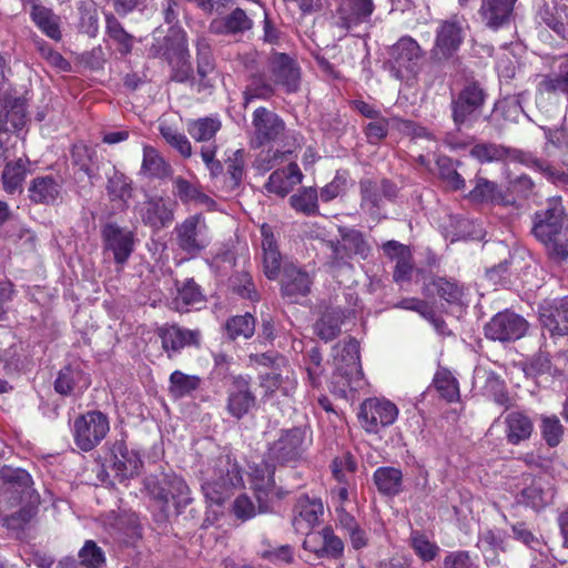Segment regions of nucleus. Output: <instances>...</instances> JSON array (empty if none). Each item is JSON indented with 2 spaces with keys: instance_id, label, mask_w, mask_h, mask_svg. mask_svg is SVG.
<instances>
[{
  "instance_id": "nucleus-1",
  "label": "nucleus",
  "mask_w": 568,
  "mask_h": 568,
  "mask_svg": "<svg viewBox=\"0 0 568 568\" xmlns=\"http://www.w3.org/2000/svg\"><path fill=\"white\" fill-rule=\"evenodd\" d=\"M201 489L209 507L222 506L243 484L241 468L230 455L210 460L200 471Z\"/></svg>"
},
{
  "instance_id": "nucleus-2",
  "label": "nucleus",
  "mask_w": 568,
  "mask_h": 568,
  "mask_svg": "<svg viewBox=\"0 0 568 568\" xmlns=\"http://www.w3.org/2000/svg\"><path fill=\"white\" fill-rule=\"evenodd\" d=\"M532 233L552 258L568 257V216L560 203L554 202L546 211L536 213Z\"/></svg>"
},
{
  "instance_id": "nucleus-3",
  "label": "nucleus",
  "mask_w": 568,
  "mask_h": 568,
  "mask_svg": "<svg viewBox=\"0 0 568 568\" xmlns=\"http://www.w3.org/2000/svg\"><path fill=\"white\" fill-rule=\"evenodd\" d=\"M336 371L331 382V390L339 397L359 390L364 386L363 372L359 362V344L355 338H348L334 347Z\"/></svg>"
},
{
  "instance_id": "nucleus-4",
  "label": "nucleus",
  "mask_w": 568,
  "mask_h": 568,
  "mask_svg": "<svg viewBox=\"0 0 568 568\" xmlns=\"http://www.w3.org/2000/svg\"><path fill=\"white\" fill-rule=\"evenodd\" d=\"M144 487L164 516L169 510L170 501L174 504L176 509L185 507L192 501L187 484L182 477L174 474L149 476L144 480Z\"/></svg>"
},
{
  "instance_id": "nucleus-5",
  "label": "nucleus",
  "mask_w": 568,
  "mask_h": 568,
  "mask_svg": "<svg viewBox=\"0 0 568 568\" xmlns=\"http://www.w3.org/2000/svg\"><path fill=\"white\" fill-rule=\"evenodd\" d=\"M470 155L478 160L480 163L503 161L510 158L536 171L544 173L552 181H568V174L565 172H558L546 161L537 159L529 153H524L517 150H509L499 144L477 143L471 148Z\"/></svg>"
},
{
  "instance_id": "nucleus-6",
  "label": "nucleus",
  "mask_w": 568,
  "mask_h": 568,
  "mask_svg": "<svg viewBox=\"0 0 568 568\" xmlns=\"http://www.w3.org/2000/svg\"><path fill=\"white\" fill-rule=\"evenodd\" d=\"M0 473L1 477L8 481V490L20 494L22 499L28 500L24 507L6 519L8 527L19 528L34 516L39 496L31 488L32 479L28 471L20 468H3Z\"/></svg>"
},
{
  "instance_id": "nucleus-7",
  "label": "nucleus",
  "mask_w": 568,
  "mask_h": 568,
  "mask_svg": "<svg viewBox=\"0 0 568 568\" xmlns=\"http://www.w3.org/2000/svg\"><path fill=\"white\" fill-rule=\"evenodd\" d=\"M422 59L423 51L417 41L403 37L389 49V70L397 80L408 81L419 71Z\"/></svg>"
},
{
  "instance_id": "nucleus-8",
  "label": "nucleus",
  "mask_w": 568,
  "mask_h": 568,
  "mask_svg": "<svg viewBox=\"0 0 568 568\" xmlns=\"http://www.w3.org/2000/svg\"><path fill=\"white\" fill-rule=\"evenodd\" d=\"M486 93L476 82L467 83L452 101L455 125L469 128L481 114Z\"/></svg>"
},
{
  "instance_id": "nucleus-9",
  "label": "nucleus",
  "mask_w": 568,
  "mask_h": 568,
  "mask_svg": "<svg viewBox=\"0 0 568 568\" xmlns=\"http://www.w3.org/2000/svg\"><path fill=\"white\" fill-rule=\"evenodd\" d=\"M108 417L101 412H88L74 420L73 435L77 446L89 452L93 449L109 433Z\"/></svg>"
},
{
  "instance_id": "nucleus-10",
  "label": "nucleus",
  "mask_w": 568,
  "mask_h": 568,
  "mask_svg": "<svg viewBox=\"0 0 568 568\" xmlns=\"http://www.w3.org/2000/svg\"><path fill=\"white\" fill-rule=\"evenodd\" d=\"M306 432L302 428L282 430L268 446V459L277 464L300 460L307 448Z\"/></svg>"
},
{
  "instance_id": "nucleus-11",
  "label": "nucleus",
  "mask_w": 568,
  "mask_h": 568,
  "mask_svg": "<svg viewBox=\"0 0 568 568\" xmlns=\"http://www.w3.org/2000/svg\"><path fill=\"white\" fill-rule=\"evenodd\" d=\"M375 4L373 0H339L334 19L335 24L345 32L359 34L358 29L369 26Z\"/></svg>"
},
{
  "instance_id": "nucleus-12",
  "label": "nucleus",
  "mask_w": 568,
  "mask_h": 568,
  "mask_svg": "<svg viewBox=\"0 0 568 568\" xmlns=\"http://www.w3.org/2000/svg\"><path fill=\"white\" fill-rule=\"evenodd\" d=\"M398 416L397 406L384 398H368L361 405L358 419L362 427L371 434L392 425Z\"/></svg>"
},
{
  "instance_id": "nucleus-13",
  "label": "nucleus",
  "mask_w": 568,
  "mask_h": 568,
  "mask_svg": "<svg viewBox=\"0 0 568 568\" xmlns=\"http://www.w3.org/2000/svg\"><path fill=\"white\" fill-rule=\"evenodd\" d=\"M466 21L454 16L442 20L436 29L435 43L432 53L436 59H448L460 48L466 32Z\"/></svg>"
},
{
  "instance_id": "nucleus-14",
  "label": "nucleus",
  "mask_w": 568,
  "mask_h": 568,
  "mask_svg": "<svg viewBox=\"0 0 568 568\" xmlns=\"http://www.w3.org/2000/svg\"><path fill=\"white\" fill-rule=\"evenodd\" d=\"M179 247L190 255H196L204 250L211 241L205 219L202 214L186 217L175 226Z\"/></svg>"
},
{
  "instance_id": "nucleus-15",
  "label": "nucleus",
  "mask_w": 568,
  "mask_h": 568,
  "mask_svg": "<svg viewBox=\"0 0 568 568\" xmlns=\"http://www.w3.org/2000/svg\"><path fill=\"white\" fill-rule=\"evenodd\" d=\"M528 329V322L520 315L505 311L491 317L485 325V336L501 343L521 338Z\"/></svg>"
},
{
  "instance_id": "nucleus-16",
  "label": "nucleus",
  "mask_w": 568,
  "mask_h": 568,
  "mask_svg": "<svg viewBox=\"0 0 568 568\" xmlns=\"http://www.w3.org/2000/svg\"><path fill=\"white\" fill-rule=\"evenodd\" d=\"M168 55L173 68L172 80L181 83L189 81L193 69L189 60L186 33L182 29H171L168 37Z\"/></svg>"
},
{
  "instance_id": "nucleus-17",
  "label": "nucleus",
  "mask_w": 568,
  "mask_h": 568,
  "mask_svg": "<svg viewBox=\"0 0 568 568\" xmlns=\"http://www.w3.org/2000/svg\"><path fill=\"white\" fill-rule=\"evenodd\" d=\"M396 192V186L387 180L381 183L364 180L361 182V207L374 219L384 217L382 212L384 201L395 197Z\"/></svg>"
},
{
  "instance_id": "nucleus-18",
  "label": "nucleus",
  "mask_w": 568,
  "mask_h": 568,
  "mask_svg": "<svg viewBox=\"0 0 568 568\" xmlns=\"http://www.w3.org/2000/svg\"><path fill=\"white\" fill-rule=\"evenodd\" d=\"M260 386L268 396L277 393L292 396L297 388V377L287 361L280 359L277 368L260 375Z\"/></svg>"
},
{
  "instance_id": "nucleus-19",
  "label": "nucleus",
  "mask_w": 568,
  "mask_h": 568,
  "mask_svg": "<svg viewBox=\"0 0 568 568\" xmlns=\"http://www.w3.org/2000/svg\"><path fill=\"white\" fill-rule=\"evenodd\" d=\"M29 100L28 92L7 94L1 104L0 124L12 129L13 132L23 133L29 122Z\"/></svg>"
},
{
  "instance_id": "nucleus-20",
  "label": "nucleus",
  "mask_w": 568,
  "mask_h": 568,
  "mask_svg": "<svg viewBox=\"0 0 568 568\" xmlns=\"http://www.w3.org/2000/svg\"><path fill=\"white\" fill-rule=\"evenodd\" d=\"M323 515L324 505L321 498L302 495L295 503L292 525L296 532L304 534L317 526Z\"/></svg>"
},
{
  "instance_id": "nucleus-21",
  "label": "nucleus",
  "mask_w": 568,
  "mask_h": 568,
  "mask_svg": "<svg viewBox=\"0 0 568 568\" xmlns=\"http://www.w3.org/2000/svg\"><path fill=\"white\" fill-rule=\"evenodd\" d=\"M102 236L104 246L113 253L115 263L123 265L134 250V233L115 224H106L102 230Z\"/></svg>"
},
{
  "instance_id": "nucleus-22",
  "label": "nucleus",
  "mask_w": 568,
  "mask_h": 568,
  "mask_svg": "<svg viewBox=\"0 0 568 568\" xmlns=\"http://www.w3.org/2000/svg\"><path fill=\"white\" fill-rule=\"evenodd\" d=\"M256 397L251 390L250 382L243 376H236L233 379L232 386L227 392V413L236 418L241 419L255 407Z\"/></svg>"
},
{
  "instance_id": "nucleus-23",
  "label": "nucleus",
  "mask_w": 568,
  "mask_h": 568,
  "mask_svg": "<svg viewBox=\"0 0 568 568\" xmlns=\"http://www.w3.org/2000/svg\"><path fill=\"white\" fill-rule=\"evenodd\" d=\"M539 320L551 336L568 335V298L555 300L541 305Z\"/></svg>"
},
{
  "instance_id": "nucleus-24",
  "label": "nucleus",
  "mask_w": 568,
  "mask_h": 568,
  "mask_svg": "<svg viewBox=\"0 0 568 568\" xmlns=\"http://www.w3.org/2000/svg\"><path fill=\"white\" fill-rule=\"evenodd\" d=\"M63 186L61 179L48 174L31 180L28 194L34 204L54 205L62 200Z\"/></svg>"
},
{
  "instance_id": "nucleus-25",
  "label": "nucleus",
  "mask_w": 568,
  "mask_h": 568,
  "mask_svg": "<svg viewBox=\"0 0 568 568\" xmlns=\"http://www.w3.org/2000/svg\"><path fill=\"white\" fill-rule=\"evenodd\" d=\"M312 281L308 274L293 264L284 266L281 282L282 295L291 303H297L311 290Z\"/></svg>"
},
{
  "instance_id": "nucleus-26",
  "label": "nucleus",
  "mask_w": 568,
  "mask_h": 568,
  "mask_svg": "<svg viewBox=\"0 0 568 568\" xmlns=\"http://www.w3.org/2000/svg\"><path fill=\"white\" fill-rule=\"evenodd\" d=\"M163 349L172 357L186 346L199 345L200 334L197 331L182 328L178 325H164L158 329Z\"/></svg>"
},
{
  "instance_id": "nucleus-27",
  "label": "nucleus",
  "mask_w": 568,
  "mask_h": 568,
  "mask_svg": "<svg viewBox=\"0 0 568 568\" xmlns=\"http://www.w3.org/2000/svg\"><path fill=\"white\" fill-rule=\"evenodd\" d=\"M255 141L258 145L275 141L285 129L284 122L265 108H257L253 113Z\"/></svg>"
},
{
  "instance_id": "nucleus-28",
  "label": "nucleus",
  "mask_w": 568,
  "mask_h": 568,
  "mask_svg": "<svg viewBox=\"0 0 568 568\" xmlns=\"http://www.w3.org/2000/svg\"><path fill=\"white\" fill-rule=\"evenodd\" d=\"M140 216L142 222L159 231L166 227L173 221L172 203L163 200L162 197L149 199L140 209Z\"/></svg>"
},
{
  "instance_id": "nucleus-29",
  "label": "nucleus",
  "mask_w": 568,
  "mask_h": 568,
  "mask_svg": "<svg viewBox=\"0 0 568 568\" xmlns=\"http://www.w3.org/2000/svg\"><path fill=\"white\" fill-rule=\"evenodd\" d=\"M517 0H483L479 16L490 29H498L510 21Z\"/></svg>"
},
{
  "instance_id": "nucleus-30",
  "label": "nucleus",
  "mask_w": 568,
  "mask_h": 568,
  "mask_svg": "<svg viewBox=\"0 0 568 568\" xmlns=\"http://www.w3.org/2000/svg\"><path fill=\"white\" fill-rule=\"evenodd\" d=\"M274 81L286 88L288 92L297 90L300 69L295 61L284 53L275 54L271 61Z\"/></svg>"
},
{
  "instance_id": "nucleus-31",
  "label": "nucleus",
  "mask_w": 568,
  "mask_h": 568,
  "mask_svg": "<svg viewBox=\"0 0 568 568\" xmlns=\"http://www.w3.org/2000/svg\"><path fill=\"white\" fill-rule=\"evenodd\" d=\"M538 90L546 93L562 94L568 100V55L555 60L554 70L542 77Z\"/></svg>"
},
{
  "instance_id": "nucleus-32",
  "label": "nucleus",
  "mask_w": 568,
  "mask_h": 568,
  "mask_svg": "<svg viewBox=\"0 0 568 568\" xmlns=\"http://www.w3.org/2000/svg\"><path fill=\"white\" fill-rule=\"evenodd\" d=\"M473 189L467 193L466 199L474 204H500L504 202V194L500 186L479 174L471 181Z\"/></svg>"
},
{
  "instance_id": "nucleus-33",
  "label": "nucleus",
  "mask_w": 568,
  "mask_h": 568,
  "mask_svg": "<svg viewBox=\"0 0 568 568\" xmlns=\"http://www.w3.org/2000/svg\"><path fill=\"white\" fill-rule=\"evenodd\" d=\"M302 172L296 163H290L287 168L274 171L265 189L268 193H274L278 196H285L291 190L302 182Z\"/></svg>"
},
{
  "instance_id": "nucleus-34",
  "label": "nucleus",
  "mask_w": 568,
  "mask_h": 568,
  "mask_svg": "<svg viewBox=\"0 0 568 568\" xmlns=\"http://www.w3.org/2000/svg\"><path fill=\"white\" fill-rule=\"evenodd\" d=\"M261 234L264 274L267 278L275 280L278 276L281 270V254L277 250L276 241L274 239L271 226L263 224L261 227Z\"/></svg>"
},
{
  "instance_id": "nucleus-35",
  "label": "nucleus",
  "mask_w": 568,
  "mask_h": 568,
  "mask_svg": "<svg viewBox=\"0 0 568 568\" xmlns=\"http://www.w3.org/2000/svg\"><path fill=\"white\" fill-rule=\"evenodd\" d=\"M252 24L245 11L236 8L229 16L213 19L209 29L214 34H237L250 30Z\"/></svg>"
},
{
  "instance_id": "nucleus-36",
  "label": "nucleus",
  "mask_w": 568,
  "mask_h": 568,
  "mask_svg": "<svg viewBox=\"0 0 568 568\" xmlns=\"http://www.w3.org/2000/svg\"><path fill=\"white\" fill-rule=\"evenodd\" d=\"M534 424L528 415L514 410L505 416V434L508 443L518 445L529 439Z\"/></svg>"
},
{
  "instance_id": "nucleus-37",
  "label": "nucleus",
  "mask_w": 568,
  "mask_h": 568,
  "mask_svg": "<svg viewBox=\"0 0 568 568\" xmlns=\"http://www.w3.org/2000/svg\"><path fill=\"white\" fill-rule=\"evenodd\" d=\"M530 483L521 489L519 501L535 509H540L549 504L554 497L550 485L541 478H527Z\"/></svg>"
},
{
  "instance_id": "nucleus-38",
  "label": "nucleus",
  "mask_w": 568,
  "mask_h": 568,
  "mask_svg": "<svg viewBox=\"0 0 568 568\" xmlns=\"http://www.w3.org/2000/svg\"><path fill=\"white\" fill-rule=\"evenodd\" d=\"M141 466V457L135 450L129 449L123 444L115 446L113 469L120 479L133 477L139 473Z\"/></svg>"
},
{
  "instance_id": "nucleus-39",
  "label": "nucleus",
  "mask_w": 568,
  "mask_h": 568,
  "mask_svg": "<svg viewBox=\"0 0 568 568\" xmlns=\"http://www.w3.org/2000/svg\"><path fill=\"white\" fill-rule=\"evenodd\" d=\"M346 317L347 313L339 307L326 308L315 323L316 335L325 342L334 339L339 334L341 324Z\"/></svg>"
},
{
  "instance_id": "nucleus-40",
  "label": "nucleus",
  "mask_w": 568,
  "mask_h": 568,
  "mask_svg": "<svg viewBox=\"0 0 568 568\" xmlns=\"http://www.w3.org/2000/svg\"><path fill=\"white\" fill-rule=\"evenodd\" d=\"M250 478L252 488L256 494L257 500L262 504L264 498L267 497L268 491L274 487V468L262 462L260 465L250 467Z\"/></svg>"
},
{
  "instance_id": "nucleus-41",
  "label": "nucleus",
  "mask_w": 568,
  "mask_h": 568,
  "mask_svg": "<svg viewBox=\"0 0 568 568\" xmlns=\"http://www.w3.org/2000/svg\"><path fill=\"white\" fill-rule=\"evenodd\" d=\"M544 23L568 42V0H554V10L545 11Z\"/></svg>"
},
{
  "instance_id": "nucleus-42",
  "label": "nucleus",
  "mask_w": 568,
  "mask_h": 568,
  "mask_svg": "<svg viewBox=\"0 0 568 568\" xmlns=\"http://www.w3.org/2000/svg\"><path fill=\"white\" fill-rule=\"evenodd\" d=\"M378 491L383 495L395 496L402 490L403 474L395 467H379L373 476Z\"/></svg>"
},
{
  "instance_id": "nucleus-43",
  "label": "nucleus",
  "mask_w": 568,
  "mask_h": 568,
  "mask_svg": "<svg viewBox=\"0 0 568 568\" xmlns=\"http://www.w3.org/2000/svg\"><path fill=\"white\" fill-rule=\"evenodd\" d=\"M141 174L151 178H165L170 174V165L153 146L144 145Z\"/></svg>"
},
{
  "instance_id": "nucleus-44",
  "label": "nucleus",
  "mask_w": 568,
  "mask_h": 568,
  "mask_svg": "<svg viewBox=\"0 0 568 568\" xmlns=\"http://www.w3.org/2000/svg\"><path fill=\"white\" fill-rule=\"evenodd\" d=\"M88 386L89 381L83 373L71 366L62 368L54 383V389L61 395H70L75 387L87 388Z\"/></svg>"
},
{
  "instance_id": "nucleus-45",
  "label": "nucleus",
  "mask_w": 568,
  "mask_h": 568,
  "mask_svg": "<svg viewBox=\"0 0 568 568\" xmlns=\"http://www.w3.org/2000/svg\"><path fill=\"white\" fill-rule=\"evenodd\" d=\"M26 174V161L22 158L8 162L1 174L3 190L9 194L20 191Z\"/></svg>"
},
{
  "instance_id": "nucleus-46",
  "label": "nucleus",
  "mask_w": 568,
  "mask_h": 568,
  "mask_svg": "<svg viewBox=\"0 0 568 568\" xmlns=\"http://www.w3.org/2000/svg\"><path fill=\"white\" fill-rule=\"evenodd\" d=\"M196 53H197V74L201 78V85L204 88H211L210 75L214 72L215 65L212 58V52L209 42L204 38H200L196 41Z\"/></svg>"
},
{
  "instance_id": "nucleus-47",
  "label": "nucleus",
  "mask_w": 568,
  "mask_h": 568,
  "mask_svg": "<svg viewBox=\"0 0 568 568\" xmlns=\"http://www.w3.org/2000/svg\"><path fill=\"white\" fill-rule=\"evenodd\" d=\"M169 392L174 398L191 395L200 387L201 378L196 375H187L181 371H174L169 378Z\"/></svg>"
},
{
  "instance_id": "nucleus-48",
  "label": "nucleus",
  "mask_w": 568,
  "mask_h": 568,
  "mask_svg": "<svg viewBox=\"0 0 568 568\" xmlns=\"http://www.w3.org/2000/svg\"><path fill=\"white\" fill-rule=\"evenodd\" d=\"M202 302L203 295L200 287L193 280H187L183 286L178 290L173 303L179 312H187L190 307H195Z\"/></svg>"
},
{
  "instance_id": "nucleus-49",
  "label": "nucleus",
  "mask_w": 568,
  "mask_h": 568,
  "mask_svg": "<svg viewBox=\"0 0 568 568\" xmlns=\"http://www.w3.org/2000/svg\"><path fill=\"white\" fill-rule=\"evenodd\" d=\"M221 129V122L216 118H201L187 124L189 134L197 142L211 141Z\"/></svg>"
},
{
  "instance_id": "nucleus-50",
  "label": "nucleus",
  "mask_w": 568,
  "mask_h": 568,
  "mask_svg": "<svg viewBox=\"0 0 568 568\" xmlns=\"http://www.w3.org/2000/svg\"><path fill=\"white\" fill-rule=\"evenodd\" d=\"M31 17L33 22L51 39L60 40L61 32L55 17L43 7H33Z\"/></svg>"
},
{
  "instance_id": "nucleus-51",
  "label": "nucleus",
  "mask_w": 568,
  "mask_h": 568,
  "mask_svg": "<svg viewBox=\"0 0 568 568\" xmlns=\"http://www.w3.org/2000/svg\"><path fill=\"white\" fill-rule=\"evenodd\" d=\"M226 332L232 339L250 338L255 332V318L250 313L233 316L226 323Z\"/></svg>"
},
{
  "instance_id": "nucleus-52",
  "label": "nucleus",
  "mask_w": 568,
  "mask_h": 568,
  "mask_svg": "<svg viewBox=\"0 0 568 568\" xmlns=\"http://www.w3.org/2000/svg\"><path fill=\"white\" fill-rule=\"evenodd\" d=\"M106 32L113 42L118 45V50L122 54H128L133 45V38L112 16L106 17Z\"/></svg>"
},
{
  "instance_id": "nucleus-53",
  "label": "nucleus",
  "mask_w": 568,
  "mask_h": 568,
  "mask_svg": "<svg viewBox=\"0 0 568 568\" xmlns=\"http://www.w3.org/2000/svg\"><path fill=\"white\" fill-rule=\"evenodd\" d=\"M317 192L313 187H304L291 196L290 202L294 210L311 215L317 212Z\"/></svg>"
},
{
  "instance_id": "nucleus-54",
  "label": "nucleus",
  "mask_w": 568,
  "mask_h": 568,
  "mask_svg": "<svg viewBox=\"0 0 568 568\" xmlns=\"http://www.w3.org/2000/svg\"><path fill=\"white\" fill-rule=\"evenodd\" d=\"M244 174L243 152L237 150L227 162V172L224 175L223 187L232 191L237 187Z\"/></svg>"
},
{
  "instance_id": "nucleus-55",
  "label": "nucleus",
  "mask_w": 568,
  "mask_h": 568,
  "mask_svg": "<svg viewBox=\"0 0 568 568\" xmlns=\"http://www.w3.org/2000/svg\"><path fill=\"white\" fill-rule=\"evenodd\" d=\"M410 546L423 561L434 560L439 552L437 544L430 541L425 535L418 531L412 532Z\"/></svg>"
},
{
  "instance_id": "nucleus-56",
  "label": "nucleus",
  "mask_w": 568,
  "mask_h": 568,
  "mask_svg": "<svg viewBox=\"0 0 568 568\" xmlns=\"http://www.w3.org/2000/svg\"><path fill=\"white\" fill-rule=\"evenodd\" d=\"M390 126H397L399 129V119H385L383 116H378L377 119L372 120L365 126V133L368 142L376 144L382 141L387 135L388 129Z\"/></svg>"
},
{
  "instance_id": "nucleus-57",
  "label": "nucleus",
  "mask_w": 568,
  "mask_h": 568,
  "mask_svg": "<svg viewBox=\"0 0 568 568\" xmlns=\"http://www.w3.org/2000/svg\"><path fill=\"white\" fill-rule=\"evenodd\" d=\"M434 384L440 396L446 400L454 402L458 398V384L449 372H437L434 378Z\"/></svg>"
},
{
  "instance_id": "nucleus-58",
  "label": "nucleus",
  "mask_w": 568,
  "mask_h": 568,
  "mask_svg": "<svg viewBox=\"0 0 568 568\" xmlns=\"http://www.w3.org/2000/svg\"><path fill=\"white\" fill-rule=\"evenodd\" d=\"M78 556L81 565L87 568H99L105 561L103 550L93 540H87Z\"/></svg>"
},
{
  "instance_id": "nucleus-59",
  "label": "nucleus",
  "mask_w": 568,
  "mask_h": 568,
  "mask_svg": "<svg viewBox=\"0 0 568 568\" xmlns=\"http://www.w3.org/2000/svg\"><path fill=\"white\" fill-rule=\"evenodd\" d=\"M541 435L550 447H556L561 442L564 427L557 416H545L541 418Z\"/></svg>"
},
{
  "instance_id": "nucleus-60",
  "label": "nucleus",
  "mask_w": 568,
  "mask_h": 568,
  "mask_svg": "<svg viewBox=\"0 0 568 568\" xmlns=\"http://www.w3.org/2000/svg\"><path fill=\"white\" fill-rule=\"evenodd\" d=\"M160 132L164 140L174 148L182 156L189 158L192 154V146L187 138L171 126H161Z\"/></svg>"
},
{
  "instance_id": "nucleus-61",
  "label": "nucleus",
  "mask_w": 568,
  "mask_h": 568,
  "mask_svg": "<svg viewBox=\"0 0 568 568\" xmlns=\"http://www.w3.org/2000/svg\"><path fill=\"white\" fill-rule=\"evenodd\" d=\"M397 307L418 313L420 316L432 322L437 329H439V327L444 324L442 320L435 316L433 308L422 300L404 298L397 304Z\"/></svg>"
},
{
  "instance_id": "nucleus-62",
  "label": "nucleus",
  "mask_w": 568,
  "mask_h": 568,
  "mask_svg": "<svg viewBox=\"0 0 568 568\" xmlns=\"http://www.w3.org/2000/svg\"><path fill=\"white\" fill-rule=\"evenodd\" d=\"M478 547L484 551L497 552L506 549V535L499 529H489L484 531L478 539Z\"/></svg>"
},
{
  "instance_id": "nucleus-63",
  "label": "nucleus",
  "mask_w": 568,
  "mask_h": 568,
  "mask_svg": "<svg viewBox=\"0 0 568 568\" xmlns=\"http://www.w3.org/2000/svg\"><path fill=\"white\" fill-rule=\"evenodd\" d=\"M342 245L349 254L359 255L362 258L367 257L369 253V246L363 235L354 230L343 236Z\"/></svg>"
},
{
  "instance_id": "nucleus-64",
  "label": "nucleus",
  "mask_w": 568,
  "mask_h": 568,
  "mask_svg": "<svg viewBox=\"0 0 568 568\" xmlns=\"http://www.w3.org/2000/svg\"><path fill=\"white\" fill-rule=\"evenodd\" d=\"M356 467V460L349 453L336 457L332 463L333 475L341 484L347 480V475L353 474Z\"/></svg>"
}]
</instances>
